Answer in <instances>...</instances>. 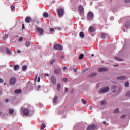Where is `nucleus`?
I'll list each match as a JSON object with an SVG mask.
<instances>
[{"mask_svg": "<svg viewBox=\"0 0 130 130\" xmlns=\"http://www.w3.org/2000/svg\"><path fill=\"white\" fill-rule=\"evenodd\" d=\"M108 91H109V87H104L103 88L100 89V90H99V93H106V92H108Z\"/></svg>", "mask_w": 130, "mask_h": 130, "instance_id": "nucleus-1", "label": "nucleus"}, {"mask_svg": "<svg viewBox=\"0 0 130 130\" xmlns=\"http://www.w3.org/2000/svg\"><path fill=\"white\" fill-rule=\"evenodd\" d=\"M95 128H96V125H95L94 124H93L89 125V126L87 127L86 130H94Z\"/></svg>", "mask_w": 130, "mask_h": 130, "instance_id": "nucleus-2", "label": "nucleus"}, {"mask_svg": "<svg viewBox=\"0 0 130 130\" xmlns=\"http://www.w3.org/2000/svg\"><path fill=\"white\" fill-rule=\"evenodd\" d=\"M50 81H51V83H53V85H54V86H56V79L55 76H51V77H50Z\"/></svg>", "mask_w": 130, "mask_h": 130, "instance_id": "nucleus-3", "label": "nucleus"}, {"mask_svg": "<svg viewBox=\"0 0 130 130\" xmlns=\"http://www.w3.org/2000/svg\"><path fill=\"white\" fill-rule=\"evenodd\" d=\"M22 113H23L24 116H27L29 114V111H28V109L24 108L22 109Z\"/></svg>", "mask_w": 130, "mask_h": 130, "instance_id": "nucleus-4", "label": "nucleus"}, {"mask_svg": "<svg viewBox=\"0 0 130 130\" xmlns=\"http://www.w3.org/2000/svg\"><path fill=\"white\" fill-rule=\"evenodd\" d=\"M63 10L62 9H58V16L61 18L63 16Z\"/></svg>", "mask_w": 130, "mask_h": 130, "instance_id": "nucleus-5", "label": "nucleus"}, {"mask_svg": "<svg viewBox=\"0 0 130 130\" xmlns=\"http://www.w3.org/2000/svg\"><path fill=\"white\" fill-rule=\"evenodd\" d=\"M93 18V14L91 12H89L87 14V19L89 21H91L92 20V18Z\"/></svg>", "mask_w": 130, "mask_h": 130, "instance_id": "nucleus-6", "label": "nucleus"}, {"mask_svg": "<svg viewBox=\"0 0 130 130\" xmlns=\"http://www.w3.org/2000/svg\"><path fill=\"white\" fill-rule=\"evenodd\" d=\"M54 48H55V49H56L57 50H62V46L60 44L55 45V46H54Z\"/></svg>", "mask_w": 130, "mask_h": 130, "instance_id": "nucleus-7", "label": "nucleus"}, {"mask_svg": "<svg viewBox=\"0 0 130 130\" xmlns=\"http://www.w3.org/2000/svg\"><path fill=\"white\" fill-rule=\"evenodd\" d=\"M37 31L41 35H43L44 30L43 28L40 27H37Z\"/></svg>", "mask_w": 130, "mask_h": 130, "instance_id": "nucleus-8", "label": "nucleus"}, {"mask_svg": "<svg viewBox=\"0 0 130 130\" xmlns=\"http://www.w3.org/2000/svg\"><path fill=\"white\" fill-rule=\"evenodd\" d=\"M108 71V69L106 68H100L99 69H98V71L102 72H107Z\"/></svg>", "mask_w": 130, "mask_h": 130, "instance_id": "nucleus-9", "label": "nucleus"}, {"mask_svg": "<svg viewBox=\"0 0 130 130\" xmlns=\"http://www.w3.org/2000/svg\"><path fill=\"white\" fill-rule=\"evenodd\" d=\"M15 83H16V79L15 78H11V80H10V84L11 85H14Z\"/></svg>", "mask_w": 130, "mask_h": 130, "instance_id": "nucleus-10", "label": "nucleus"}, {"mask_svg": "<svg viewBox=\"0 0 130 130\" xmlns=\"http://www.w3.org/2000/svg\"><path fill=\"white\" fill-rule=\"evenodd\" d=\"M79 12L80 13V14H83V13H84V8H83V6H79Z\"/></svg>", "mask_w": 130, "mask_h": 130, "instance_id": "nucleus-11", "label": "nucleus"}, {"mask_svg": "<svg viewBox=\"0 0 130 130\" xmlns=\"http://www.w3.org/2000/svg\"><path fill=\"white\" fill-rule=\"evenodd\" d=\"M30 22H31V18L29 16L26 17L25 18V22L29 23Z\"/></svg>", "mask_w": 130, "mask_h": 130, "instance_id": "nucleus-12", "label": "nucleus"}, {"mask_svg": "<svg viewBox=\"0 0 130 130\" xmlns=\"http://www.w3.org/2000/svg\"><path fill=\"white\" fill-rule=\"evenodd\" d=\"M88 30H89V32L93 33L95 31L94 27L92 26H89V28H88Z\"/></svg>", "mask_w": 130, "mask_h": 130, "instance_id": "nucleus-13", "label": "nucleus"}, {"mask_svg": "<svg viewBox=\"0 0 130 130\" xmlns=\"http://www.w3.org/2000/svg\"><path fill=\"white\" fill-rule=\"evenodd\" d=\"M117 79L124 80L126 79V78L125 77V76H121L119 77H117Z\"/></svg>", "mask_w": 130, "mask_h": 130, "instance_id": "nucleus-14", "label": "nucleus"}, {"mask_svg": "<svg viewBox=\"0 0 130 130\" xmlns=\"http://www.w3.org/2000/svg\"><path fill=\"white\" fill-rule=\"evenodd\" d=\"M115 59L118 61H123V59H121L118 57H115Z\"/></svg>", "mask_w": 130, "mask_h": 130, "instance_id": "nucleus-15", "label": "nucleus"}, {"mask_svg": "<svg viewBox=\"0 0 130 130\" xmlns=\"http://www.w3.org/2000/svg\"><path fill=\"white\" fill-rule=\"evenodd\" d=\"M60 72L61 71L59 69H56V70H55V74L58 75V74H60Z\"/></svg>", "mask_w": 130, "mask_h": 130, "instance_id": "nucleus-16", "label": "nucleus"}, {"mask_svg": "<svg viewBox=\"0 0 130 130\" xmlns=\"http://www.w3.org/2000/svg\"><path fill=\"white\" fill-rule=\"evenodd\" d=\"M60 89H61V84L60 83H58L57 85V90H58V91H59Z\"/></svg>", "mask_w": 130, "mask_h": 130, "instance_id": "nucleus-17", "label": "nucleus"}, {"mask_svg": "<svg viewBox=\"0 0 130 130\" xmlns=\"http://www.w3.org/2000/svg\"><path fill=\"white\" fill-rule=\"evenodd\" d=\"M79 36L80 38H84V34L83 32H80Z\"/></svg>", "mask_w": 130, "mask_h": 130, "instance_id": "nucleus-18", "label": "nucleus"}, {"mask_svg": "<svg viewBox=\"0 0 130 130\" xmlns=\"http://www.w3.org/2000/svg\"><path fill=\"white\" fill-rule=\"evenodd\" d=\"M96 76V73H92L91 74L89 75V77H93Z\"/></svg>", "mask_w": 130, "mask_h": 130, "instance_id": "nucleus-19", "label": "nucleus"}, {"mask_svg": "<svg viewBox=\"0 0 130 130\" xmlns=\"http://www.w3.org/2000/svg\"><path fill=\"white\" fill-rule=\"evenodd\" d=\"M6 53L8 55H11V50L9 49H6Z\"/></svg>", "mask_w": 130, "mask_h": 130, "instance_id": "nucleus-20", "label": "nucleus"}, {"mask_svg": "<svg viewBox=\"0 0 130 130\" xmlns=\"http://www.w3.org/2000/svg\"><path fill=\"white\" fill-rule=\"evenodd\" d=\"M25 46L26 47L30 46V42L29 41H27L25 42Z\"/></svg>", "mask_w": 130, "mask_h": 130, "instance_id": "nucleus-21", "label": "nucleus"}, {"mask_svg": "<svg viewBox=\"0 0 130 130\" xmlns=\"http://www.w3.org/2000/svg\"><path fill=\"white\" fill-rule=\"evenodd\" d=\"M84 56V55H83V54H80V55L79 56V60H81L83 59V57Z\"/></svg>", "mask_w": 130, "mask_h": 130, "instance_id": "nucleus-22", "label": "nucleus"}, {"mask_svg": "<svg viewBox=\"0 0 130 130\" xmlns=\"http://www.w3.org/2000/svg\"><path fill=\"white\" fill-rule=\"evenodd\" d=\"M14 70L15 71H18V70H19V66L18 65H16L14 67Z\"/></svg>", "mask_w": 130, "mask_h": 130, "instance_id": "nucleus-23", "label": "nucleus"}, {"mask_svg": "<svg viewBox=\"0 0 130 130\" xmlns=\"http://www.w3.org/2000/svg\"><path fill=\"white\" fill-rule=\"evenodd\" d=\"M21 93V90L20 89H17L15 90V93L16 94H19Z\"/></svg>", "mask_w": 130, "mask_h": 130, "instance_id": "nucleus-24", "label": "nucleus"}, {"mask_svg": "<svg viewBox=\"0 0 130 130\" xmlns=\"http://www.w3.org/2000/svg\"><path fill=\"white\" fill-rule=\"evenodd\" d=\"M43 17L44 18H47L48 17V14H47V13L45 12L43 13Z\"/></svg>", "mask_w": 130, "mask_h": 130, "instance_id": "nucleus-25", "label": "nucleus"}, {"mask_svg": "<svg viewBox=\"0 0 130 130\" xmlns=\"http://www.w3.org/2000/svg\"><path fill=\"white\" fill-rule=\"evenodd\" d=\"M124 86L126 87H128V86H129V83L128 82L125 83Z\"/></svg>", "mask_w": 130, "mask_h": 130, "instance_id": "nucleus-26", "label": "nucleus"}, {"mask_svg": "<svg viewBox=\"0 0 130 130\" xmlns=\"http://www.w3.org/2000/svg\"><path fill=\"white\" fill-rule=\"evenodd\" d=\"M27 67L26 66H22V71H25L26 70Z\"/></svg>", "mask_w": 130, "mask_h": 130, "instance_id": "nucleus-27", "label": "nucleus"}, {"mask_svg": "<svg viewBox=\"0 0 130 130\" xmlns=\"http://www.w3.org/2000/svg\"><path fill=\"white\" fill-rule=\"evenodd\" d=\"M37 78H38V80H37V81H38V82H40V77H38L37 76H36L35 79H37Z\"/></svg>", "mask_w": 130, "mask_h": 130, "instance_id": "nucleus-28", "label": "nucleus"}, {"mask_svg": "<svg viewBox=\"0 0 130 130\" xmlns=\"http://www.w3.org/2000/svg\"><path fill=\"white\" fill-rule=\"evenodd\" d=\"M101 105H104L106 104V101H102L101 103Z\"/></svg>", "mask_w": 130, "mask_h": 130, "instance_id": "nucleus-29", "label": "nucleus"}, {"mask_svg": "<svg viewBox=\"0 0 130 130\" xmlns=\"http://www.w3.org/2000/svg\"><path fill=\"white\" fill-rule=\"evenodd\" d=\"M45 124L44 123H42V124L41 125V129H43L45 128Z\"/></svg>", "mask_w": 130, "mask_h": 130, "instance_id": "nucleus-30", "label": "nucleus"}, {"mask_svg": "<svg viewBox=\"0 0 130 130\" xmlns=\"http://www.w3.org/2000/svg\"><path fill=\"white\" fill-rule=\"evenodd\" d=\"M57 100H58V97L55 96V98H54V103H57Z\"/></svg>", "mask_w": 130, "mask_h": 130, "instance_id": "nucleus-31", "label": "nucleus"}, {"mask_svg": "<svg viewBox=\"0 0 130 130\" xmlns=\"http://www.w3.org/2000/svg\"><path fill=\"white\" fill-rule=\"evenodd\" d=\"M10 114L12 115L14 113V110L11 109L9 112Z\"/></svg>", "mask_w": 130, "mask_h": 130, "instance_id": "nucleus-32", "label": "nucleus"}, {"mask_svg": "<svg viewBox=\"0 0 130 130\" xmlns=\"http://www.w3.org/2000/svg\"><path fill=\"white\" fill-rule=\"evenodd\" d=\"M125 25L126 26V27H128L130 25V22H126V23L125 24Z\"/></svg>", "mask_w": 130, "mask_h": 130, "instance_id": "nucleus-33", "label": "nucleus"}, {"mask_svg": "<svg viewBox=\"0 0 130 130\" xmlns=\"http://www.w3.org/2000/svg\"><path fill=\"white\" fill-rule=\"evenodd\" d=\"M101 38L103 39H105V34H102V35H101Z\"/></svg>", "mask_w": 130, "mask_h": 130, "instance_id": "nucleus-34", "label": "nucleus"}, {"mask_svg": "<svg viewBox=\"0 0 130 130\" xmlns=\"http://www.w3.org/2000/svg\"><path fill=\"white\" fill-rule=\"evenodd\" d=\"M126 96H127V97L130 96V91L128 92H127V93H126Z\"/></svg>", "mask_w": 130, "mask_h": 130, "instance_id": "nucleus-35", "label": "nucleus"}, {"mask_svg": "<svg viewBox=\"0 0 130 130\" xmlns=\"http://www.w3.org/2000/svg\"><path fill=\"white\" fill-rule=\"evenodd\" d=\"M55 62H56V60H52L51 61H50V64H53V63H55Z\"/></svg>", "mask_w": 130, "mask_h": 130, "instance_id": "nucleus-36", "label": "nucleus"}, {"mask_svg": "<svg viewBox=\"0 0 130 130\" xmlns=\"http://www.w3.org/2000/svg\"><path fill=\"white\" fill-rule=\"evenodd\" d=\"M55 29H57L58 30L60 31L62 29V28L60 27H56L54 28Z\"/></svg>", "mask_w": 130, "mask_h": 130, "instance_id": "nucleus-37", "label": "nucleus"}, {"mask_svg": "<svg viewBox=\"0 0 130 130\" xmlns=\"http://www.w3.org/2000/svg\"><path fill=\"white\" fill-rule=\"evenodd\" d=\"M86 101L85 100L82 99V103H83V104L85 105L86 104Z\"/></svg>", "mask_w": 130, "mask_h": 130, "instance_id": "nucleus-38", "label": "nucleus"}, {"mask_svg": "<svg viewBox=\"0 0 130 130\" xmlns=\"http://www.w3.org/2000/svg\"><path fill=\"white\" fill-rule=\"evenodd\" d=\"M49 30H50V32H53V31H55V29L53 28H50Z\"/></svg>", "mask_w": 130, "mask_h": 130, "instance_id": "nucleus-39", "label": "nucleus"}, {"mask_svg": "<svg viewBox=\"0 0 130 130\" xmlns=\"http://www.w3.org/2000/svg\"><path fill=\"white\" fill-rule=\"evenodd\" d=\"M114 113H119V110L118 109H116L115 110V111H114Z\"/></svg>", "mask_w": 130, "mask_h": 130, "instance_id": "nucleus-40", "label": "nucleus"}, {"mask_svg": "<svg viewBox=\"0 0 130 130\" xmlns=\"http://www.w3.org/2000/svg\"><path fill=\"white\" fill-rule=\"evenodd\" d=\"M124 2L125 3H129L130 0H125Z\"/></svg>", "mask_w": 130, "mask_h": 130, "instance_id": "nucleus-41", "label": "nucleus"}, {"mask_svg": "<svg viewBox=\"0 0 130 130\" xmlns=\"http://www.w3.org/2000/svg\"><path fill=\"white\" fill-rule=\"evenodd\" d=\"M63 81L66 82H68V79L67 78H63Z\"/></svg>", "mask_w": 130, "mask_h": 130, "instance_id": "nucleus-42", "label": "nucleus"}, {"mask_svg": "<svg viewBox=\"0 0 130 130\" xmlns=\"http://www.w3.org/2000/svg\"><path fill=\"white\" fill-rule=\"evenodd\" d=\"M23 41V38L20 37V38H19V41Z\"/></svg>", "mask_w": 130, "mask_h": 130, "instance_id": "nucleus-43", "label": "nucleus"}, {"mask_svg": "<svg viewBox=\"0 0 130 130\" xmlns=\"http://www.w3.org/2000/svg\"><path fill=\"white\" fill-rule=\"evenodd\" d=\"M41 88V85H38V91H39V89Z\"/></svg>", "mask_w": 130, "mask_h": 130, "instance_id": "nucleus-44", "label": "nucleus"}, {"mask_svg": "<svg viewBox=\"0 0 130 130\" xmlns=\"http://www.w3.org/2000/svg\"><path fill=\"white\" fill-rule=\"evenodd\" d=\"M11 9H12V11H13L14 9H15V7L12 6V7H11Z\"/></svg>", "mask_w": 130, "mask_h": 130, "instance_id": "nucleus-45", "label": "nucleus"}, {"mask_svg": "<svg viewBox=\"0 0 130 130\" xmlns=\"http://www.w3.org/2000/svg\"><path fill=\"white\" fill-rule=\"evenodd\" d=\"M7 39V35H6L5 36H4V37H3V39L5 40V39Z\"/></svg>", "mask_w": 130, "mask_h": 130, "instance_id": "nucleus-46", "label": "nucleus"}, {"mask_svg": "<svg viewBox=\"0 0 130 130\" xmlns=\"http://www.w3.org/2000/svg\"><path fill=\"white\" fill-rule=\"evenodd\" d=\"M67 69H68V67H63V71H65Z\"/></svg>", "mask_w": 130, "mask_h": 130, "instance_id": "nucleus-47", "label": "nucleus"}, {"mask_svg": "<svg viewBox=\"0 0 130 130\" xmlns=\"http://www.w3.org/2000/svg\"><path fill=\"white\" fill-rule=\"evenodd\" d=\"M65 92H68V91H69V89H68V88L65 87Z\"/></svg>", "mask_w": 130, "mask_h": 130, "instance_id": "nucleus-48", "label": "nucleus"}, {"mask_svg": "<svg viewBox=\"0 0 130 130\" xmlns=\"http://www.w3.org/2000/svg\"><path fill=\"white\" fill-rule=\"evenodd\" d=\"M3 83V80L0 79V83Z\"/></svg>", "mask_w": 130, "mask_h": 130, "instance_id": "nucleus-49", "label": "nucleus"}, {"mask_svg": "<svg viewBox=\"0 0 130 130\" xmlns=\"http://www.w3.org/2000/svg\"><path fill=\"white\" fill-rule=\"evenodd\" d=\"M74 72H77V68L74 69Z\"/></svg>", "mask_w": 130, "mask_h": 130, "instance_id": "nucleus-50", "label": "nucleus"}, {"mask_svg": "<svg viewBox=\"0 0 130 130\" xmlns=\"http://www.w3.org/2000/svg\"><path fill=\"white\" fill-rule=\"evenodd\" d=\"M7 102H9V100H5V103H7Z\"/></svg>", "mask_w": 130, "mask_h": 130, "instance_id": "nucleus-51", "label": "nucleus"}, {"mask_svg": "<svg viewBox=\"0 0 130 130\" xmlns=\"http://www.w3.org/2000/svg\"><path fill=\"white\" fill-rule=\"evenodd\" d=\"M121 118H125V115H122V116L121 117Z\"/></svg>", "mask_w": 130, "mask_h": 130, "instance_id": "nucleus-52", "label": "nucleus"}, {"mask_svg": "<svg viewBox=\"0 0 130 130\" xmlns=\"http://www.w3.org/2000/svg\"><path fill=\"white\" fill-rule=\"evenodd\" d=\"M22 29H24V24H22Z\"/></svg>", "mask_w": 130, "mask_h": 130, "instance_id": "nucleus-53", "label": "nucleus"}, {"mask_svg": "<svg viewBox=\"0 0 130 130\" xmlns=\"http://www.w3.org/2000/svg\"><path fill=\"white\" fill-rule=\"evenodd\" d=\"M18 53H21V51H20L19 50H18Z\"/></svg>", "mask_w": 130, "mask_h": 130, "instance_id": "nucleus-54", "label": "nucleus"}, {"mask_svg": "<svg viewBox=\"0 0 130 130\" xmlns=\"http://www.w3.org/2000/svg\"><path fill=\"white\" fill-rule=\"evenodd\" d=\"M106 124V122L104 121L103 122V124Z\"/></svg>", "mask_w": 130, "mask_h": 130, "instance_id": "nucleus-55", "label": "nucleus"}, {"mask_svg": "<svg viewBox=\"0 0 130 130\" xmlns=\"http://www.w3.org/2000/svg\"><path fill=\"white\" fill-rule=\"evenodd\" d=\"M45 76L48 77V74H45Z\"/></svg>", "mask_w": 130, "mask_h": 130, "instance_id": "nucleus-56", "label": "nucleus"}, {"mask_svg": "<svg viewBox=\"0 0 130 130\" xmlns=\"http://www.w3.org/2000/svg\"><path fill=\"white\" fill-rule=\"evenodd\" d=\"M71 93L72 94H73V93H74V91L72 90V91H71Z\"/></svg>", "mask_w": 130, "mask_h": 130, "instance_id": "nucleus-57", "label": "nucleus"}, {"mask_svg": "<svg viewBox=\"0 0 130 130\" xmlns=\"http://www.w3.org/2000/svg\"><path fill=\"white\" fill-rule=\"evenodd\" d=\"M113 92L114 93H116V90L113 91Z\"/></svg>", "mask_w": 130, "mask_h": 130, "instance_id": "nucleus-58", "label": "nucleus"}, {"mask_svg": "<svg viewBox=\"0 0 130 130\" xmlns=\"http://www.w3.org/2000/svg\"><path fill=\"white\" fill-rule=\"evenodd\" d=\"M15 2H18V0H15Z\"/></svg>", "mask_w": 130, "mask_h": 130, "instance_id": "nucleus-59", "label": "nucleus"}, {"mask_svg": "<svg viewBox=\"0 0 130 130\" xmlns=\"http://www.w3.org/2000/svg\"><path fill=\"white\" fill-rule=\"evenodd\" d=\"M91 56H93V54H91Z\"/></svg>", "mask_w": 130, "mask_h": 130, "instance_id": "nucleus-60", "label": "nucleus"}, {"mask_svg": "<svg viewBox=\"0 0 130 130\" xmlns=\"http://www.w3.org/2000/svg\"><path fill=\"white\" fill-rule=\"evenodd\" d=\"M4 85H6V83H4Z\"/></svg>", "mask_w": 130, "mask_h": 130, "instance_id": "nucleus-61", "label": "nucleus"}, {"mask_svg": "<svg viewBox=\"0 0 130 130\" xmlns=\"http://www.w3.org/2000/svg\"><path fill=\"white\" fill-rule=\"evenodd\" d=\"M117 66H118V64H117L116 66H115V67H117Z\"/></svg>", "mask_w": 130, "mask_h": 130, "instance_id": "nucleus-62", "label": "nucleus"}, {"mask_svg": "<svg viewBox=\"0 0 130 130\" xmlns=\"http://www.w3.org/2000/svg\"><path fill=\"white\" fill-rule=\"evenodd\" d=\"M50 34H51V32H50Z\"/></svg>", "mask_w": 130, "mask_h": 130, "instance_id": "nucleus-63", "label": "nucleus"}]
</instances>
